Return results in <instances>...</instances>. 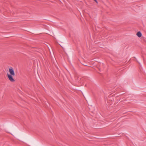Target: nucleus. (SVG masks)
I'll list each match as a JSON object with an SVG mask.
<instances>
[{"instance_id":"nucleus-1","label":"nucleus","mask_w":146,"mask_h":146,"mask_svg":"<svg viewBox=\"0 0 146 146\" xmlns=\"http://www.w3.org/2000/svg\"><path fill=\"white\" fill-rule=\"evenodd\" d=\"M9 72L11 75L14 76L15 75V73L14 70L12 67L9 69Z\"/></svg>"},{"instance_id":"nucleus-2","label":"nucleus","mask_w":146,"mask_h":146,"mask_svg":"<svg viewBox=\"0 0 146 146\" xmlns=\"http://www.w3.org/2000/svg\"><path fill=\"white\" fill-rule=\"evenodd\" d=\"M12 75L8 74V77L9 80L11 82H13L15 80L13 78Z\"/></svg>"},{"instance_id":"nucleus-3","label":"nucleus","mask_w":146,"mask_h":146,"mask_svg":"<svg viewBox=\"0 0 146 146\" xmlns=\"http://www.w3.org/2000/svg\"><path fill=\"white\" fill-rule=\"evenodd\" d=\"M137 35L139 37H140L141 36L142 34L139 31L137 33Z\"/></svg>"},{"instance_id":"nucleus-4","label":"nucleus","mask_w":146,"mask_h":146,"mask_svg":"<svg viewBox=\"0 0 146 146\" xmlns=\"http://www.w3.org/2000/svg\"><path fill=\"white\" fill-rule=\"evenodd\" d=\"M97 3H98V1L97 0H94Z\"/></svg>"}]
</instances>
